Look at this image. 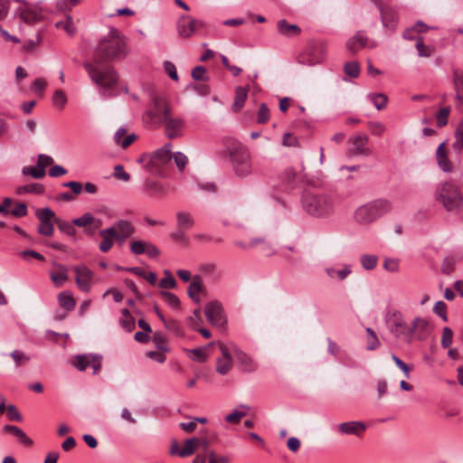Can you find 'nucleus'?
Listing matches in <instances>:
<instances>
[{
  "mask_svg": "<svg viewBox=\"0 0 463 463\" xmlns=\"http://www.w3.org/2000/svg\"><path fill=\"white\" fill-rule=\"evenodd\" d=\"M453 148L458 153L463 150V119L458 123L455 130V141L453 143Z\"/></svg>",
  "mask_w": 463,
  "mask_h": 463,
  "instance_id": "nucleus-44",
  "label": "nucleus"
},
{
  "mask_svg": "<svg viewBox=\"0 0 463 463\" xmlns=\"http://www.w3.org/2000/svg\"><path fill=\"white\" fill-rule=\"evenodd\" d=\"M75 272L77 287L83 292H89L93 285L94 273L85 265L72 267Z\"/></svg>",
  "mask_w": 463,
  "mask_h": 463,
  "instance_id": "nucleus-12",
  "label": "nucleus"
},
{
  "mask_svg": "<svg viewBox=\"0 0 463 463\" xmlns=\"http://www.w3.org/2000/svg\"><path fill=\"white\" fill-rule=\"evenodd\" d=\"M335 429L341 435L361 437L366 430V425L363 421L351 420L336 425Z\"/></svg>",
  "mask_w": 463,
  "mask_h": 463,
  "instance_id": "nucleus-16",
  "label": "nucleus"
},
{
  "mask_svg": "<svg viewBox=\"0 0 463 463\" xmlns=\"http://www.w3.org/2000/svg\"><path fill=\"white\" fill-rule=\"evenodd\" d=\"M204 290L203 281L200 276L195 275L187 288V294L195 303L201 301L200 293Z\"/></svg>",
  "mask_w": 463,
  "mask_h": 463,
  "instance_id": "nucleus-25",
  "label": "nucleus"
},
{
  "mask_svg": "<svg viewBox=\"0 0 463 463\" xmlns=\"http://www.w3.org/2000/svg\"><path fill=\"white\" fill-rule=\"evenodd\" d=\"M227 151L235 175L243 178L252 173L251 157L249 150L236 140H230Z\"/></svg>",
  "mask_w": 463,
  "mask_h": 463,
  "instance_id": "nucleus-5",
  "label": "nucleus"
},
{
  "mask_svg": "<svg viewBox=\"0 0 463 463\" xmlns=\"http://www.w3.org/2000/svg\"><path fill=\"white\" fill-rule=\"evenodd\" d=\"M270 116V112L269 108L265 103H261L257 114V122L260 124H264L269 121Z\"/></svg>",
  "mask_w": 463,
  "mask_h": 463,
  "instance_id": "nucleus-55",
  "label": "nucleus"
},
{
  "mask_svg": "<svg viewBox=\"0 0 463 463\" xmlns=\"http://www.w3.org/2000/svg\"><path fill=\"white\" fill-rule=\"evenodd\" d=\"M59 303L66 310H71L75 307V300L68 292H62L59 295Z\"/></svg>",
  "mask_w": 463,
  "mask_h": 463,
  "instance_id": "nucleus-45",
  "label": "nucleus"
},
{
  "mask_svg": "<svg viewBox=\"0 0 463 463\" xmlns=\"http://www.w3.org/2000/svg\"><path fill=\"white\" fill-rule=\"evenodd\" d=\"M411 320H388V326L392 333L400 339L410 341L413 336Z\"/></svg>",
  "mask_w": 463,
  "mask_h": 463,
  "instance_id": "nucleus-13",
  "label": "nucleus"
},
{
  "mask_svg": "<svg viewBox=\"0 0 463 463\" xmlns=\"http://www.w3.org/2000/svg\"><path fill=\"white\" fill-rule=\"evenodd\" d=\"M203 313L206 318H222L225 317L222 303L219 300H211L204 305Z\"/></svg>",
  "mask_w": 463,
  "mask_h": 463,
  "instance_id": "nucleus-21",
  "label": "nucleus"
},
{
  "mask_svg": "<svg viewBox=\"0 0 463 463\" xmlns=\"http://www.w3.org/2000/svg\"><path fill=\"white\" fill-rule=\"evenodd\" d=\"M455 269V260L452 257H446L443 260L442 265H441V270L443 273L449 275L453 272Z\"/></svg>",
  "mask_w": 463,
  "mask_h": 463,
  "instance_id": "nucleus-64",
  "label": "nucleus"
},
{
  "mask_svg": "<svg viewBox=\"0 0 463 463\" xmlns=\"http://www.w3.org/2000/svg\"><path fill=\"white\" fill-rule=\"evenodd\" d=\"M55 223L57 224L59 230L64 233H66L69 236H74L76 233V229L74 228L73 222H69L62 221L59 218H56L54 220Z\"/></svg>",
  "mask_w": 463,
  "mask_h": 463,
  "instance_id": "nucleus-46",
  "label": "nucleus"
},
{
  "mask_svg": "<svg viewBox=\"0 0 463 463\" xmlns=\"http://www.w3.org/2000/svg\"><path fill=\"white\" fill-rule=\"evenodd\" d=\"M399 267L400 262L397 259L386 258L383 261V269L389 272H397Z\"/></svg>",
  "mask_w": 463,
  "mask_h": 463,
  "instance_id": "nucleus-62",
  "label": "nucleus"
},
{
  "mask_svg": "<svg viewBox=\"0 0 463 463\" xmlns=\"http://www.w3.org/2000/svg\"><path fill=\"white\" fill-rule=\"evenodd\" d=\"M453 83L456 93L463 91V71L461 70L454 71Z\"/></svg>",
  "mask_w": 463,
  "mask_h": 463,
  "instance_id": "nucleus-59",
  "label": "nucleus"
},
{
  "mask_svg": "<svg viewBox=\"0 0 463 463\" xmlns=\"http://www.w3.org/2000/svg\"><path fill=\"white\" fill-rule=\"evenodd\" d=\"M249 87H237L235 90V97L232 104V110L238 112L243 107L248 97Z\"/></svg>",
  "mask_w": 463,
  "mask_h": 463,
  "instance_id": "nucleus-35",
  "label": "nucleus"
},
{
  "mask_svg": "<svg viewBox=\"0 0 463 463\" xmlns=\"http://www.w3.org/2000/svg\"><path fill=\"white\" fill-rule=\"evenodd\" d=\"M162 299L168 304L172 308L177 309L180 306V300L176 295L168 291H162L160 293Z\"/></svg>",
  "mask_w": 463,
  "mask_h": 463,
  "instance_id": "nucleus-47",
  "label": "nucleus"
},
{
  "mask_svg": "<svg viewBox=\"0 0 463 463\" xmlns=\"http://www.w3.org/2000/svg\"><path fill=\"white\" fill-rule=\"evenodd\" d=\"M378 262V258L375 255L364 254L361 256V264L366 270L373 269Z\"/></svg>",
  "mask_w": 463,
  "mask_h": 463,
  "instance_id": "nucleus-51",
  "label": "nucleus"
},
{
  "mask_svg": "<svg viewBox=\"0 0 463 463\" xmlns=\"http://www.w3.org/2000/svg\"><path fill=\"white\" fill-rule=\"evenodd\" d=\"M352 154L355 156H368L372 154L371 149L367 146L368 137L365 135H357L353 137Z\"/></svg>",
  "mask_w": 463,
  "mask_h": 463,
  "instance_id": "nucleus-20",
  "label": "nucleus"
},
{
  "mask_svg": "<svg viewBox=\"0 0 463 463\" xmlns=\"http://www.w3.org/2000/svg\"><path fill=\"white\" fill-rule=\"evenodd\" d=\"M416 49L418 51V55L424 58L430 57L435 51L433 46L424 44L422 37H418L416 39Z\"/></svg>",
  "mask_w": 463,
  "mask_h": 463,
  "instance_id": "nucleus-42",
  "label": "nucleus"
},
{
  "mask_svg": "<svg viewBox=\"0 0 463 463\" xmlns=\"http://www.w3.org/2000/svg\"><path fill=\"white\" fill-rule=\"evenodd\" d=\"M35 214L40 222L37 229L38 232L44 236H52L54 232L52 221L56 219L54 212L46 207L38 209Z\"/></svg>",
  "mask_w": 463,
  "mask_h": 463,
  "instance_id": "nucleus-9",
  "label": "nucleus"
},
{
  "mask_svg": "<svg viewBox=\"0 0 463 463\" xmlns=\"http://www.w3.org/2000/svg\"><path fill=\"white\" fill-rule=\"evenodd\" d=\"M66 103H67V97H66L64 91L61 90H55L52 95L53 106L61 109L65 107Z\"/></svg>",
  "mask_w": 463,
  "mask_h": 463,
  "instance_id": "nucleus-53",
  "label": "nucleus"
},
{
  "mask_svg": "<svg viewBox=\"0 0 463 463\" xmlns=\"http://www.w3.org/2000/svg\"><path fill=\"white\" fill-rule=\"evenodd\" d=\"M435 199L448 212H457L463 204L459 187L451 182H444L437 186Z\"/></svg>",
  "mask_w": 463,
  "mask_h": 463,
  "instance_id": "nucleus-6",
  "label": "nucleus"
},
{
  "mask_svg": "<svg viewBox=\"0 0 463 463\" xmlns=\"http://www.w3.org/2000/svg\"><path fill=\"white\" fill-rule=\"evenodd\" d=\"M164 274L165 278L159 281V287L161 288H175L176 287V280L173 277L172 273L165 269Z\"/></svg>",
  "mask_w": 463,
  "mask_h": 463,
  "instance_id": "nucleus-52",
  "label": "nucleus"
},
{
  "mask_svg": "<svg viewBox=\"0 0 463 463\" xmlns=\"http://www.w3.org/2000/svg\"><path fill=\"white\" fill-rule=\"evenodd\" d=\"M257 245H260L261 252L267 256H271L276 253L274 243L263 238H254L250 240V247H255Z\"/></svg>",
  "mask_w": 463,
  "mask_h": 463,
  "instance_id": "nucleus-34",
  "label": "nucleus"
},
{
  "mask_svg": "<svg viewBox=\"0 0 463 463\" xmlns=\"http://www.w3.org/2000/svg\"><path fill=\"white\" fill-rule=\"evenodd\" d=\"M147 241H134L130 244V250L132 253L136 255L144 254L146 251Z\"/></svg>",
  "mask_w": 463,
  "mask_h": 463,
  "instance_id": "nucleus-63",
  "label": "nucleus"
},
{
  "mask_svg": "<svg viewBox=\"0 0 463 463\" xmlns=\"http://www.w3.org/2000/svg\"><path fill=\"white\" fill-rule=\"evenodd\" d=\"M99 236L102 238L99 245V249L102 252H108L113 246V240L115 231L112 228H107L99 232Z\"/></svg>",
  "mask_w": 463,
  "mask_h": 463,
  "instance_id": "nucleus-27",
  "label": "nucleus"
},
{
  "mask_svg": "<svg viewBox=\"0 0 463 463\" xmlns=\"http://www.w3.org/2000/svg\"><path fill=\"white\" fill-rule=\"evenodd\" d=\"M307 55L306 63L308 65L321 63L326 56V44L324 42L312 43L307 49ZM302 62L305 63V61Z\"/></svg>",
  "mask_w": 463,
  "mask_h": 463,
  "instance_id": "nucleus-15",
  "label": "nucleus"
},
{
  "mask_svg": "<svg viewBox=\"0 0 463 463\" xmlns=\"http://www.w3.org/2000/svg\"><path fill=\"white\" fill-rule=\"evenodd\" d=\"M277 27L279 33L286 37H294L301 33V28L293 24H289L286 19L278 21Z\"/></svg>",
  "mask_w": 463,
  "mask_h": 463,
  "instance_id": "nucleus-24",
  "label": "nucleus"
},
{
  "mask_svg": "<svg viewBox=\"0 0 463 463\" xmlns=\"http://www.w3.org/2000/svg\"><path fill=\"white\" fill-rule=\"evenodd\" d=\"M113 176L116 179L128 182L130 180V175L124 170L123 165H117L114 166Z\"/></svg>",
  "mask_w": 463,
  "mask_h": 463,
  "instance_id": "nucleus-60",
  "label": "nucleus"
},
{
  "mask_svg": "<svg viewBox=\"0 0 463 463\" xmlns=\"http://www.w3.org/2000/svg\"><path fill=\"white\" fill-rule=\"evenodd\" d=\"M102 356L100 354H78L72 360V365L82 372L88 366L93 370V374H98L101 369Z\"/></svg>",
  "mask_w": 463,
  "mask_h": 463,
  "instance_id": "nucleus-8",
  "label": "nucleus"
},
{
  "mask_svg": "<svg viewBox=\"0 0 463 463\" xmlns=\"http://www.w3.org/2000/svg\"><path fill=\"white\" fill-rule=\"evenodd\" d=\"M436 159L439 168L444 172H451L453 170L452 164L448 157V152L445 144L441 143L436 151Z\"/></svg>",
  "mask_w": 463,
  "mask_h": 463,
  "instance_id": "nucleus-23",
  "label": "nucleus"
},
{
  "mask_svg": "<svg viewBox=\"0 0 463 463\" xmlns=\"http://www.w3.org/2000/svg\"><path fill=\"white\" fill-rule=\"evenodd\" d=\"M326 272L332 279H338L339 280H344L348 275L351 274L352 270L350 266L345 265L342 269L326 268Z\"/></svg>",
  "mask_w": 463,
  "mask_h": 463,
  "instance_id": "nucleus-41",
  "label": "nucleus"
},
{
  "mask_svg": "<svg viewBox=\"0 0 463 463\" xmlns=\"http://www.w3.org/2000/svg\"><path fill=\"white\" fill-rule=\"evenodd\" d=\"M192 78L194 80L207 81L209 77L206 69L203 66H196L192 71Z\"/></svg>",
  "mask_w": 463,
  "mask_h": 463,
  "instance_id": "nucleus-57",
  "label": "nucleus"
},
{
  "mask_svg": "<svg viewBox=\"0 0 463 463\" xmlns=\"http://www.w3.org/2000/svg\"><path fill=\"white\" fill-rule=\"evenodd\" d=\"M376 46L377 43L374 41H370L364 31H358L345 43L346 49L352 53H356L364 47L374 48Z\"/></svg>",
  "mask_w": 463,
  "mask_h": 463,
  "instance_id": "nucleus-14",
  "label": "nucleus"
},
{
  "mask_svg": "<svg viewBox=\"0 0 463 463\" xmlns=\"http://www.w3.org/2000/svg\"><path fill=\"white\" fill-rule=\"evenodd\" d=\"M171 149L172 145L167 143L152 154L142 155L137 159V163L143 165L150 174L163 176L173 157Z\"/></svg>",
  "mask_w": 463,
  "mask_h": 463,
  "instance_id": "nucleus-4",
  "label": "nucleus"
},
{
  "mask_svg": "<svg viewBox=\"0 0 463 463\" xmlns=\"http://www.w3.org/2000/svg\"><path fill=\"white\" fill-rule=\"evenodd\" d=\"M368 128L371 133L374 136L380 137L386 130L385 126L379 121H370L368 122Z\"/></svg>",
  "mask_w": 463,
  "mask_h": 463,
  "instance_id": "nucleus-58",
  "label": "nucleus"
},
{
  "mask_svg": "<svg viewBox=\"0 0 463 463\" xmlns=\"http://www.w3.org/2000/svg\"><path fill=\"white\" fill-rule=\"evenodd\" d=\"M24 175H29L33 178L41 179L45 175V171L41 170L36 166H24L22 170Z\"/></svg>",
  "mask_w": 463,
  "mask_h": 463,
  "instance_id": "nucleus-56",
  "label": "nucleus"
},
{
  "mask_svg": "<svg viewBox=\"0 0 463 463\" xmlns=\"http://www.w3.org/2000/svg\"><path fill=\"white\" fill-rule=\"evenodd\" d=\"M55 269L50 273L52 282L56 286H62L68 280V269L61 264L54 263Z\"/></svg>",
  "mask_w": 463,
  "mask_h": 463,
  "instance_id": "nucleus-28",
  "label": "nucleus"
},
{
  "mask_svg": "<svg viewBox=\"0 0 463 463\" xmlns=\"http://www.w3.org/2000/svg\"><path fill=\"white\" fill-rule=\"evenodd\" d=\"M369 98L378 110L383 109L388 102L387 96L383 93L371 94Z\"/></svg>",
  "mask_w": 463,
  "mask_h": 463,
  "instance_id": "nucleus-49",
  "label": "nucleus"
},
{
  "mask_svg": "<svg viewBox=\"0 0 463 463\" xmlns=\"http://www.w3.org/2000/svg\"><path fill=\"white\" fill-rule=\"evenodd\" d=\"M450 112L449 107L441 108L435 115L437 126L439 128L445 127L448 124V119Z\"/></svg>",
  "mask_w": 463,
  "mask_h": 463,
  "instance_id": "nucleus-48",
  "label": "nucleus"
},
{
  "mask_svg": "<svg viewBox=\"0 0 463 463\" xmlns=\"http://www.w3.org/2000/svg\"><path fill=\"white\" fill-rule=\"evenodd\" d=\"M126 134L127 130L124 128H119L114 135L115 143L119 145L122 148L129 146L137 138L135 134H130L125 137Z\"/></svg>",
  "mask_w": 463,
  "mask_h": 463,
  "instance_id": "nucleus-30",
  "label": "nucleus"
},
{
  "mask_svg": "<svg viewBox=\"0 0 463 463\" xmlns=\"http://www.w3.org/2000/svg\"><path fill=\"white\" fill-rule=\"evenodd\" d=\"M172 158H174L175 163L180 171H183L188 164L187 156L182 152H176L173 155Z\"/></svg>",
  "mask_w": 463,
  "mask_h": 463,
  "instance_id": "nucleus-61",
  "label": "nucleus"
},
{
  "mask_svg": "<svg viewBox=\"0 0 463 463\" xmlns=\"http://www.w3.org/2000/svg\"><path fill=\"white\" fill-rule=\"evenodd\" d=\"M374 2L379 6L383 25L385 27L394 29L398 22V15L396 12L391 7L382 6L377 0H374Z\"/></svg>",
  "mask_w": 463,
  "mask_h": 463,
  "instance_id": "nucleus-22",
  "label": "nucleus"
},
{
  "mask_svg": "<svg viewBox=\"0 0 463 463\" xmlns=\"http://www.w3.org/2000/svg\"><path fill=\"white\" fill-rule=\"evenodd\" d=\"M303 210L316 218H327L335 212V199L327 194L305 192L301 198Z\"/></svg>",
  "mask_w": 463,
  "mask_h": 463,
  "instance_id": "nucleus-2",
  "label": "nucleus"
},
{
  "mask_svg": "<svg viewBox=\"0 0 463 463\" xmlns=\"http://www.w3.org/2000/svg\"><path fill=\"white\" fill-rule=\"evenodd\" d=\"M176 223L179 229H190L194 224V220L191 213L187 212H177L176 213Z\"/></svg>",
  "mask_w": 463,
  "mask_h": 463,
  "instance_id": "nucleus-37",
  "label": "nucleus"
},
{
  "mask_svg": "<svg viewBox=\"0 0 463 463\" xmlns=\"http://www.w3.org/2000/svg\"><path fill=\"white\" fill-rule=\"evenodd\" d=\"M297 175V171L292 167L285 169L283 173L280 175V181L283 186L285 187L286 191L289 192L292 189H294Z\"/></svg>",
  "mask_w": 463,
  "mask_h": 463,
  "instance_id": "nucleus-29",
  "label": "nucleus"
},
{
  "mask_svg": "<svg viewBox=\"0 0 463 463\" xmlns=\"http://www.w3.org/2000/svg\"><path fill=\"white\" fill-rule=\"evenodd\" d=\"M170 114V109L162 97H154L151 107L144 113L143 120L146 125L157 127L163 124Z\"/></svg>",
  "mask_w": 463,
  "mask_h": 463,
  "instance_id": "nucleus-7",
  "label": "nucleus"
},
{
  "mask_svg": "<svg viewBox=\"0 0 463 463\" xmlns=\"http://www.w3.org/2000/svg\"><path fill=\"white\" fill-rule=\"evenodd\" d=\"M413 326V335L422 339L425 338L430 330L429 320H411Z\"/></svg>",
  "mask_w": 463,
  "mask_h": 463,
  "instance_id": "nucleus-33",
  "label": "nucleus"
},
{
  "mask_svg": "<svg viewBox=\"0 0 463 463\" xmlns=\"http://www.w3.org/2000/svg\"><path fill=\"white\" fill-rule=\"evenodd\" d=\"M95 222V218L90 213H86L82 216L76 218L72 221L74 225H76L78 227H87V229L89 227H90L92 222Z\"/></svg>",
  "mask_w": 463,
  "mask_h": 463,
  "instance_id": "nucleus-50",
  "label": "nucleus"
},
{
  "mask_svg": "<svg viewBox=\"0 0 463 463\" xmlns=\"http://www.w3.org/2000/svg\"><path fill=\"white\" fill-rule=\"evenodd\" d=\"M366 332V349L368 351H373L377 349L380 345V340L376 335V333L370 327L365 329Z\"/></svg>",
  "mask_w": 463,
  "mask_h": 463,
  "instance_id": "nucleus-40",
  "label": "nucleus"
},
{
  "mask_svg": "<svg viewBox=\"0 0 463 463\" xmlns=\"http://www.w3.org/2000/svg\"><path fill=\"white\" fill-rule=\"evenodd\" d=\"M17 13L21 20L28 24H33L43 19L42 10L36 6L24 5L21 6Z\"/></svg>",
  "mask_w": 463,
  "mask_h": 463,
  "instance_id": "nucleus-17",
  "label": "nucleus"
},
{
  "mask_svg": "<svg viewBox=\"0 0 463 463\" xmlns=\"http://www.w3.org/2000/svg\"><path fill=\"white\" fill-rule=\"evenodd\" d=\"M143 189L150 195H164L166 194V189L160 183L153 179H146L144 182Z\"/></svg>",
  "mask_w": 463,
  "mask_h": 463,
  "instance_id": "nucleus-32",
  "label": "nucleus"
},
{
  "mask_svg": "<svg viewBox=\"0 0 463 463\" xmlns=\"http://www.w3.org/2000/svg\"><path fill=\"white\" fill-rule=\"evenodd\" d=\"M232 345V354L235 356L237 361L244 366V370L251 372L255 370V364L251 358L248 356L244 352L239 349L234 344Z\"/></svg>",
  "mask_w": 463,
  "mask_h": 463,
  "instance_id": "nucleus-26",
  "label": "nucleus"
},
{
  "mask_svg": "<svg viewBox=\"0 0 463 463\" xmlns=\"http://www.w3.org/2000/svg\"><path fill=\"white\" fill-rule=\"evenodd\" d=\"M392 209V203L388 199H375L359 206L354 213V219L360 225H369Z\"/></svg>",
  "mask_w": 463,
  "mask_h": 463,
  "instance_id": "nucleus-3",
  "label": "nucleus"
},
{
  "mask_svg": "<svg viewBox=\"0 0 463 463\" xmlns=\"http://www.w3.org/2000/svg\"><path fill=\"white\" fill-rule=\"evenodd\" d=\"M203 26H204L203 21L194 19L189 15H182L177 22V32L180 37L190 38Z\"/></svg>",
  "mask_w": 463,
  "mask_h": 463,
  "instance_id": "nucleus-10",
  "label": "nucleus"
},
{
  "mask_svg": "<svg viewBox=\"0 0 463 463\" xmlns=\"http://www.w3.org/2000/svg\"><path fill=\"white\" fill-rule=\"evenodd\" d=\"M128 45L125 35L117 28L111 27L99 42L94 53L93 62H86L84 68L90 79L106 90H111L118 83V74L114 68L105 61H118L128 55Z\"/></svg>",
  "mask_w": 463,
  "mask_h": 463,
  "instance_id": "nucleus-1",
  "label": "nucleus"
},
{
  "mask_svg": "<svg viewBox=\"0 0 463 463\" xmlns=\"http://www.w3.org/2000/svg\"><path fill=\"white\" fill-rule=\"evenodd\" d=\"M218 346L222 356L216 361V372L222 375H225L231 371L233 365L232 345L218 342Z\"/></svg>",
  "mask_w": 463,
  "mask_h": 463,
  "instance_id": "nucleus-11",
  "label": "nucleus"
},
{
  "mask_svg": "<svg viewBox=\"0 0 463 463\" xmlns=\"http://www.w3.org/2000/svg\"><path fill=\"white\" fill-rule=\"evenodd\" d=\"M111 228L115 231L113 237L119 244L124 243L125 241L135 232L134 226L130 222L126 220L118 221L116 225Z\"/></svg>",
  "mask_w": 463,
  "mask_h": 463,
  "instance_id": "nucleus-18",
  "label": "nucleus"
},
{
  "mask_svg": "<svg viewBox=\"0 0 463 463\" xmlns=\"http://www.w3.org/2000/svg\"><path fill=\"white\" fill-rule=\"evenodd\" d=\"M3 431L6 433H10L16 437L19 441L25 446H31L33 444V440L25 434V432L17 426L14 425H5L3 427Z\"/></svg>",
  "mask_w": 463,
  "mask_h": 463,
  "instance_id": "nucleus-31",
  "label": "nucleus"
},
{
  "mask_svg": "<svg viewBox=\"0 0 463 463\" xmlns=\"http://www.w3.org/2000/svg\"><path fill=\"white\" fill-rule=\"evenodd\" d=\"M152 341L155 344L157 350L162 352H169V347L166 342L165 335L161 332H155L152 337Z\"/></svg>",
  "mask_w": 463,
  "mask_h": 463,
  "instance_id": "nucleus-43",
  "label": "nucleus"
},
{
  "mask_svg": "<svg viewBox=\"0 0 463 463\" xmlns=\"http://www.w3.org/2000/svg\"><path fill=\"white\" fill-rule=\"evenodd\" d=\"M200 446V439L197 438L188 439L184 441V448L180 450L179 457L186 458L193 455Z\"/></svg>",
  "mask_w": 463,
  "mask_h": 463,
  "instance_id": "nucleus-36",
  "label": "nucleus"
},
{
  "mask_svg": "<svg viewBox=\"0 0 463 463\" xmlns=\"http://www.w3.org/2000/svg\"><path fill=\"white\" fill-rule=\"evenodd\" d=\"M185 352L193 361L198 363H204L209 357L207 347L186 349Z\"/></svg>",
  "mask_w": 463,
  "mask_h": 463,
  "instance_id": "nucleus-38",
  "label": "nucleus"
},
{
  "mask_svg": "<svg viewBox=\"0 0 463 463\" xmlns=\"http://www.w3.org/2000/svg\"><path fill=\"white\" fill-rule=\"evenodd\" d=\"M44 191L43 185L41 184H30L25 185L18 186L15 190V193L17 194H41Z\"/></svg>",
  "mask_w": 463,
  "mask_h": 463,
  "instance_id": "nucleus-39",
  "label": "nucleus"
},
{
  "mask_svg": "<svg viewBox=\"0 0 463 463\" xmlns=\"http://www.w3.org/2000/svg\"><path fill=\"white\" fill-rule=\"evenodd\" d=\"M344 71L349 77L357 78L360 74L359 63L357 61L346 62L344 66Z\"/></svg>",
  "mask_w": 463,
  "mask_h": 463,
  "instance_id": "nucleus-54",
  "label": "nucleus"
},
{
  "mask_svg": "<svg viewBox=\"0 0 463 463\" xmlns=\"http://www.w3.org/2000/svg\"><path fill=\"white\" fill-rule=\"evenodd\" d=\"M165 133L171 139L180 137L184 128V121L181 118H173L171 114L163 122Z\"/></svg>",
  "mask_w": 463,
  "mask_h": 463,
  "instance_id": "nucleus-19",
  "label": "nucleus"
}]
</instances>
